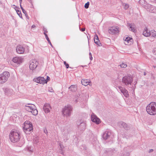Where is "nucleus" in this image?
Instances as JSON below:
<instances>
[{
    "instance_id": "4c0bfd02",
    "label": "nucleus",
    "mask_w": 156,
    "mask_h": 156,
    "mask_svg": "<svg viewBox=\"0 0 156 156\" xmlns=\"http://www.w3.org/2000/svg\"><path fill=\"white\" fill-rule=\"evenodd\" d=\"M50 80V78L48 76H47V79L46 80H47L48 81L49 80Z\"/></svg>"
},
{
    "instance_id": "2eb2a0df",
    "label": "nucleus",
    "mask_w": 156,
    "mask_h": 156,
    "mask_svg": "<svg viewBox=\"0 0 156 156\" xmlns=\"http://www.w3.org/2000/svg\"><path fill=\"white\" fill-rule=\"evenodd\" d=\"M78 126L79 129L81 130L84 131L86 129V124L84 122H81L79 124L78 123Z\"/></svg>"
},
{
    "instance_id": "ddd939ff",
    "label": "nucleus",
    "mask_w": 156,
    "mask_h": 156,
    "mask_svg": "<svg viewBox=\"0 0 156 156\" xmlns=\"http://www.w3.org/2000/svg\"><path fill=\"white\" fill-rule=\"evenodd\" d=\"M23 59L20 57H16L13 58L12 61L14 63L17 64H20L23 62Z\"/></svg>"
},
{
    "instance_id": "49530a36",
    "label": "nucleus",
    "mask_w": 156,
    "mask_h": 156,
    "mask_svg": "<svg viewBox=\"0 0 156 156\" xmlns=\"http://www.w3.org/2000/svg\"><path fill=\"white\" fill-rule=\"evenodd\" d=\"M89 55L90 56H92V54H91V53H90V52L89 53Z\"/></svg>"
},
{
    "instance_id": "20e7f679",
    "label": "nucleus",
    "mask_w": 156,
    "mask_h": 156,
    "mask_svg": "<svg viewBox=\"0 0 156 156\" xmlns=\"http://www.w3.org/2000/svg\"><path fill=\"white\" fill-rule=\"evenodd\" d=\"M9 139L13 142L18 141L20 139V133L16 130H12L9 134Z\"/></svg>"
},
{
    "instance_id": "864d4df0",
    "label": "nucleus",
    "mask_w": 156,
    "mask_h": 156,
    "mask_svg": "<svg viewBox=\"0 0 156 156\" xmlns=\"http://www.w3.org/2000/svg\"><path fill=\"white\" fill-rule=\"evenodd\" d=\"M155 1L156 2V0H155Z\"/></svg>"
},
{
    "instance_id": "f03ea898",
    "label": "nucleus",
    "mask_w": 156,
    "mask_h": 156,
    "mask_svg": "<svg viewBox=\"0 0 156 156\" xmlns=\"http://www.w3.org/2000/svg\"><path fill=\"white\" fill-rule=\"evenodd\" d=\"M24 109L27 111L31 112L34 115H36L38 114V111L35 106L33 104H27L24 106Z\"/></svg>"
},
{
    "instance_id": "c03bdc74",
    "label": "nucleus",
    "mask_w": 156,
    "mask_h": 156,
    "mask_svg": "<svg viewBox=\"0 0 156 156\" xmlns=\"http://www.w3.org/2000/svg\"><path fill=\"white\" fill-rule=\"evenodd\" d=\"M47 41H48V43H50L51 44V42H50V40H49H49H47Z\"/></svg>"
},
{
    "instance_id": "7c9ffc66",
    "label": "nucleus",
    "mask_w": 156,
    "mask_h": 156,
    "mask_svg": "<svg viewBox=\"0 0 156 156\" xmlns=\"http://www.w3.org/2000/svg\"><path fill=\"white\" fill-rule=\"evenodd\" d=\"M89 2H88L87 3H86L84 5V7L86 9H87L89 8Z\"/></svg>"
},
{
    "instance_id": "603ef678",
    "label": "nucleus",
    "mask_w": 156,
    "mask_h": 156,
    "mask_svg": "<svg viewBox=\"0 0 156 156\" xmlns=\"http://www.w3.org/2000/svg\"><path fill=\"white\" fill-rule=\"evenodd\" d=\"M124 154H123V155H122L121 156H124Z\"/></svg>"
},
{
    "instance_id": "393cba45",
    "label": "nucleus",
    "mask_w": 156,
    "mask_h": 156,
    "mask_svg": "<svg viewBox=\"0 0 156 156\" xmlns=\"http://www.w3.org/2000/svg\"><path fill=\"white\" fill-rule=\"evenodd\" d=\"M151 34V36H152L154 37H155L156 36V31L154 30H152L151 32H150Z\"/></svg>"
},
{
    "instance_id": "f8f14e48",
    "label": "nucleus",
    "mask_w": 156,
    "mask_h": 156,
    "mask_svg": "<svg viewBox=\"0 0 156 156\" xmlns=\"http://www.w3.org/2000/svg\"><path fill=\"white\" fill-rule=\"evenodd\" d=\"M25 51L24 48L21 45H18L16 48V52L19 54H23Z\"/></svg>"
},
{
    "instance_id": "a19ab883",
    "label": "nucleus",
    "mask_w": 156,
    "mask_h": 156,
    "mask_svg": "<svg viewBox=\"0 0 156 156\" xmlns=\"http://www.w3.org/2000/svg\"><path fill=\"white\" fill-rule=\"evenodd\" d=\"M127 25L128 26L130 27V26H131V24L129 23H127Z\"/></svg>"
},
{
    "instance_id": "ea45409f",
    "label": "nucleus",
    "mask_w": 156,
    "mask_h": 156,
    "mask_svg": "<svg viewBox=\"0 0 156 156\" xmlns=\"http://www.w3.org/2000/svg\"><path fill=\"white\" fill-rule=\"evenodd\" d=\"M85 30V28H82L81 30L82 31V32H83Z\"/></svg>"
},
{
    "instance_id": "cd10ccee",
    "label": "nucleus",
    "mask_w": 156,
    "mask_h": 156,
    "mask_svg": "<svg viewBox=\"0 0 156 156\" xmlns=\"http://www.w3.org/2000/svg\"><path fill=\"white\" fill-rule=\"evenodd\" d=\"M60 149L62 151L61 154H63V152H64L63 151H64V147H63V146L62 145H61V144H60Z\"/></svg>"
},
{
    "instance_id": "6ab92c4d",
    "label": "nucleus",
    "mask_w": 156,
    "mask_h": 156,
    "mask_svg": "<svg viewBox=\"0 0 156 156\" xmlns=\"http://www.w3.org/2000/svg\"><path fill=\"white\" fill-rule=\"evenodd\" d=\"M94 43L97 45L100 46L102 45L101 44L100 42L98 37L97 34H96L94 36Z\"/></svg>"
},
{
    "instance_id": "b1692460",
    "label": "nucleus",
    "mask_w": 156,
    "mask_h": 156,
    "mask_svg": "<svg viewBox=\"0 0 156 156\" xmlns=\"http://www.w3.org/2000/svg\"><path fill=\"white\" fill-rule=\"evenodd\" d=\"M139 3L140 4L143 6L145 8V6L147 4L146 3V2L145 0H140Z\"/></svg>"
},
{
    "instance_id": "9b49d317",
    "label": "nucleus",
    "mask_w": 156,
    "mask_h": 156,
    "mask_svg": "<svg viewBox=\"0 0 156 156\" xmlns=\"http://www.w3.org/2000/svg\"><path fill=\"white\" fill-rule=\"evenodd\" d=\"M118 87L119 90L125 97H128L129 96L128 91L126 89L122 87L121 86H119Z\"/></svg>"
},
{
    "instance_id": "a211bd4d",
    "label": "nucleus",
    "mask_w": 156,
    "mask_h": 156,
    "mask_svg": "<svg viewBox=\"0 0 156 156\" xmlns=\"http://www.w3.org/2000/svg\"><path fill=\"white\" fill-rule=\"evenodd\" d=\"M111 135V133L109 131H105L103 134V137L104 140H106L109 138Z\"/></svg>"
},
{
    "instance_id": "a18cd8bd",
    "label": "nucleus",
    "mask_w": 156,
    "mask_h": 156,
    "mask_svg": "<svg viewBox=\"0 0 156 156\" xmlns=\"http://www.w3.org/2000/svg\"><path fill=\"white\" fill-rule=\"evenodd\" d=\"M20 7H21V9H22V10L23 11V10H24V9H23V8L21 6V5H20Z\"/></svg>"
},
{
    "instance_id": "72a5a7b5",
    "label": "nucleus",
    "mask_w": 156,
    "mask_h": 156,
    "mask_svg": "<svg viewBox=\"0 0 156 156\" xmlns=\"http://www.w3.org/2000/svg\"><path fill=\"white\" fill-rule=\"evenodd\" d=\"M153 51L154 54L156 55V47L153 49Z\"/></svg>"
},
{
    "instance_id": "4468645a",
    "label": "nucleus",
    "mask_w": 156,
    "mask_h": 156,
    "mask_svg": "<svg viewBox=\"0 0 156 156\" xmlns=\"http://www.w3.org/2000/svg\"><path fill=\"white\" fill-rule=\"evenodd\" d=\"M118 124L120 127L123 128L126 130H128L129 129V126L124 122H120Z\"/></svg>"
},
{
    "instance_id": "4be33fe9",
    "label": "nucleus",
    "mask_w": 156,
    "mask_h": 156,
    "mask_svg": "<svg viewBox=\"0 0 156 156\" xmlns=\"http://www.w3.org/2000/svg\"><path fill=\"white\" fill-rule=\"evenodd\" d=\"M62 114L67 116L68 115V106L65 107L62 111Z\"/></svg>"
},
{
    "instance_id": "09e8293b",
    "label": "nucleus",
    "mask_w": 156,
    "mask_h": 156,
    "mask_svg": "<svg viewBox=\"0 0 156 156\" xmlns=\"http://www.w3.org/2000/svg\"><path fill=\"white\" fill-rule=\"evenodd\" d=\"M144 75L145 76L146 75V73L145 72H144Z\"/></svg>"
},
{
    "instance_id": "c85d7f7f",
    "label": "nucleus",
    "mask_w": 156,
    "mask_h": 156,
    "mask_svg": "<svg viewBox=\"0 0 156 156\" xmlns=\"http://www.w3.org/2000/svg\"><path fill=\"white\" fill-rule=\"evenodd\" d=\"M69 116L71 113L72 111L73 108L71 106H69Z\"/></svg>"
},
{
    "instance_id": "423d86ee",
    "label": "nucleus",
    "mask_w": 156,
    "mask_h": 156,
    "mask_svg": "<svg viewBox=\"0 0 156 156\" xmlns=\"http://www.w3.org/2000/svg\"><path fill=\"white\" fill-rule=\"evenodd\" d=\"M9 74L7 72H4L0 74V83H3L7 80Z\"/></svg>"
},
{
    "instance_id": "3c124183",
    "label": "nucleus",
    "mask_w": 156,
    "mask_h": 156,
    "mask_svg": "<svg viewBox=\"0 0 156 156\" xmlns=\"http://www.w3.org/2000/svg\"><path fill=\"white\" fill-rule=\"evenodd\" d=\"M23 12L24 13H25V12H26V11H25L24 10H23Z\"/></svg>"
},
{
    "instance_id": "58836bf2",
    "label": "nucleus",
    "mask_w": 156,
    "mask_h": 156,
    "mask_svg": "<svg viewBox=\"0 0 156 156\" xmlns=\"http://www.w3.org/2000/svg\"><path fill=\"white\" fill-rule=\"evenodd\" d=\"M153 149H150V150H149V151H148V152H149V153H151V152H153Z\"/></svg>"
},
{
    "instance_id": "8fccbe9b",
    "label": "nucleus",
    "mask_w": 156,
    "mask_h": 156,
    "mask_svg": "<svg viewBox=\"0 0 156 156\" xmlns=\"http://www.w3.org/2000/svg\"><path fill=\"white\" fill-rule=\"evenodd\" d=\"M20 4H21L22 2V0H20Z\"/></svg>"
},
{
    "instance_id": "0eeeda50",
    "label": "nucleus",
    "mask_w": 156,
    "mask_h": 156,
    "mask_svg": "<svg viewBox=\"0 0 156 156\" xmlns=\"http://www.w3.org/2000/svg\"><path fill=\"white\" fill-rule=\"evenodd\" d=\"M38 62L35 59H32L30 62L29 68L32 70L35 69L38 65Z\"/></svg>"
},
{
    "instance_id": "5701e85b",
    "label": "nucleus",
    "mask_w": 156,
    "mask_h": 156,
    "mask_svg": "<svg viewBox=\"0 0 156 156\" xmlns=\"http://www.w3.org/2000/svg\"><path fill=\"white\" fill-rule=\"evenodd\" d=\"M91 81L87 79H82L81 81V83L83 85L85 86H86L89 84V83H90Z\"/></svg>"
},
{
    "instance_id": "c756f323",
    "label": "nucleus",
    "mask_w": 156,
    "mask_h": 156,
    "mask_svg": "<svg viewBox=\"0 0 156 156\" xmlns=\"http://www.w3.org/2000/svg\"><path fill=\"white\" fill-rule=\"evenodd\" d=\"M120 66L121 67L124 68H126L127 66V65L124 63L121 64Z\"/></svg>"
},
{
    "instance_id": "473e14b6",
    "label": "nucleus",
    "mask_w": 156,
    "mask_h": 156,
    "mask_svg": "<svg viewBox=\"0 0 156 156\" xmlns=\"http://www.w3.org/2000/svg\"><path fill=\"white\" fill-rule=\"evenodd\" d=\"M130 28L131 29V30L133 32H134L135 31V30L134 28L133 27H132V26H130Z\"/></svg>"
},
{
    "instance_id": "bb28decb",
    "label": "nucleus",
    "mask_w": 156,
    "mask_h": 156,
    "mask_svg": "<svg viewBox=\"0 0 156 156\" xmlns=\"http://www.w3.org/2000/svg\"><path fill=\"white\" fill-rule=\"evenodd\" d=\"M122 5L124 6V8L125 9H126L129 7V5L125 3H123Z\"/></svg>"
},
{
    "instance_id": "f257e3e1",
    "label": "nucleus",
    "mask_w": 156,
    "mask_h": 156,
    "mask_svg": "<svg viewBox=\"0 0 156 156\" xmlns=\"http://www.w3.org/2000/svg\"><path fill=\"white\" fill-rule=\"evenodd\" d=\"M147 113L151 115H156V103L154 102H151L146 108Z\"/></svg>"
},
{
    "instance_id": "9d476101",
    "label": "nucleus",
    "mask_w": 156,
    "mask_h": 156,
    "mask_svg": "<svg viewBox=\"0 0 156 156\" xmlns=\"http://www.w3.org/2000/svg\"><path fill=\"white\" fill-rule=\"evenodd\" d=\"M118 27H111L109 28L108 30V32L112 34H113L119 33V30Z\"/></svg>"
},
{
    "instance_id": "de8ad7c7",
    "label": "nucleus",
    "mask_w": 156,
    "mask_h": 156,
    "mask_svg": "<svg viewBox=\"0 0 156 156\" xmlns=\"http://www.w3.org/2000/svg\"><path fill=\"white\" fill-rule=\"evenodd\" d=\"M75 102H76V103H77V99H76L75 101Z\"/></svg>"
},
{
    "instance_id": "a878e982",
    "label": "nucleus",
    "mask_w": 156,
    "mask_h": 156,
    "mask_svg": "<svg viewBox=\"0 0 156 156\" xmlns=\"http://www.w3.org/2000/svg\"><path fill=\"white\" fill-rule=\"evenodd\" d=\"M132 39L131 38V39L130 38V37H126L125 40V44H128L129 43V41L130 40H131Z\"/></svg>"
},
{
    "instance_id": "1a4fd4ad",
    "label": "nucleus",
    "mask_w": 156,
    "mask_h": 156,
    "mask_svg": "<svg viewBox=\"0 0 156 156\" xmlns=\"http://www.w3.org/2000/svg\"><path fill=\"white\" fill-rule=\"evenodd\" d=\"M145 8L150 12L156 13V7L149 4L145 6Z\"/></svg>"
},
{
    "instance_id": "7ed1b4c3",
    "label": "nucleus",
    "mask_w": 156,
    "mask_h": 156,
    "mask_svg": "<svg viewBox=\"0 0 156 156\" xmlns=\"http://www.w3.org/2000/svg\"><path fill=\"white\" fill-rule=\"evenodd\" d=\"M23 128L24 132L27 134H30L33 131V126L29 121H26L24 122Z\"/></svg>"
},
{
    "instance_id": "f3484780",
    "label": "nucleus",
    "mask_w": 156,
    "mask_h": 156,
    "mask_svg": "<svg viewBox=\"0 0 156 156\" xmlns=\"http://www.w3.org/2000/svg\"><path fill=\"white\" fill-rule=\"evenodd\" d=\"M91 117V120L93 122H95L97 124H99L100 123V119L95 115H92Z\"/></svg>"
},
{
    "instance_id": "39448f33",
    "label": "nucleus",
    "mask_w": 156,
    "mask_h": 156,
    "mask_svg": "<svg viewBox=\"0 0 156 156\" xmlns=\"http://www.w3.org/2000/svg\"><path fill=\"white\" fill-rule=\"evenodd\" d=\"M122 81L126 86L131 85L133 81V77L130 75H127L122 78Z\"/></svg>"
},
{
    "instance_id": "2f4dec72",
    "label": "nucleus",
    "mask_w": 156,
    "mask_h": 156,
    "mask_svg": "<svg viewBox=\"0 0 156 156\" xmlns=\"http://www.w3.org/2000/svg\"><path fill=\"white\" fill-rule=\"evenodd\" d=\"M16 11L17 13V14L20 17L21 16H22L21 12L20 11H19L18 10H16Z\"/></svg>"
},
{
    "instance_id": "6e6552de",
    "label": "nucleus",
    "mask_w": 156,
    "mask_h": 156,
    "mask_svg": "<svg viewBox=\"0 0 156 156\" xmlns=\"http://www.w3.org/2000/svg\"><path fill=\"white\" fill-rule=\"evenodd\" d=\"M33 80L34 82L37 83L42 84H44L45 83H46L48 82V81L47 80H45V79L44 77L40 76L34 78Z\"/></svg>"
},
{
    "instance_id": "412c9836",
    "label": "nucleus",
    "mask_w": 156,
    "mask_h": 156,
    "mask_svg": "<svg viewBox=\"0 0 156 156\" xmlns=\"http://www.w3.org/2000/svg\"><path fill=\"white\" fill-rule=\"evenodd\" d=\"M77 89V86L76 85H72L69 87V89L72 92H75Z\"/></svg>"
},
{
    "instance_id": "37998d69",
    "label": "nucleus",
    "mask_w": 156,
    "mask_h": 156,
    "mask_svg": "<svg viewBox=\"0 0 156 156\" xmlns=\"http://www.w3.org/2000/svg\"><path fill=\"white\" fill-rule=\"evenodd\" d=\"M47 41H48V43H50L51 44V42H50V40H49H49H47Z\"/></svg>"
},
{
    "instance_id": "f704fd0d",
    "label": "nucleus",
    "mask_w": 156,
    "mask_h": 156,
    "mask_svg": "<svg viewBox=\"0 0 156 156\" xmlns=\"http://www.w3.org/2000/svg\"><path fill=\"white\" fill-rule=\"evenodd\" d=\"M44 35H45V38H46V39L48 40H49V39L48 36V35H47V34H45V33H44Z\"/></svg>"
},
{
    "instance_id": "c9c22d12",
    "label": "nucleus",
    "mask_w": 156,
    "mask_h": 156,
    "mask_svg": "<svg viewBox=\"0 0 156 156\" xmlns=\"http://www.w3.org/2000/svg\"><path fill=\"white\" fill-rule=\"evenodd\" d=\"M64 64L66 66V68H68V64L66 63V62L65 61L64 62Z\"/></svg>"
},
{
    "instance_id": "79ce46f5",
    "label": "nucleus",
    "mask_w": 156,
    "mask_h": 156,
    "mask_svg": "<svg viewBox=\"0 0 156 156\" xmlns=\"http://www.w3.org/2000/svg\"><path fill=\"white\" fill-rule=\"evenodd\" d=\"M90 60H92L93 59V57H92V56H91L90 57Z\"/></svg>"
},
{
    "instance_id": "e433bc0d",
    "label": "nucleus",
    "mask_w": 156,
    "mask_h": 156,
    "mask_svg": "<svg viewBox=\"0 0 156 156\" xmlns=\"http://www.w3.org/2000/svg\"><path fill=\"white\" fill-rule=\"evenodd\" d=\"M43 30L44 31V34L45 33V34H46V33H47L48 32V31L47 30V29L45 28H44Z\"/></svg>"
},
{
    "instance_id": "dca6fc26",
    "label": "nucleus",
    "mask_w": 156,
    "mask_h": 156,
    "mask_svg": "<svg viewBox=\"0 0 156 156\" xmlns=\"http://www.w3.org/2000/svg\"><path fill=\"white\" fill-rule=\"evenodd\" d=\"M43 109L45 113H48L50 112L51 107L49 104H45L44 106Z\"/></svg>"
},
{
    "instance_id": "aec40b11",
    "label": "nucleus",
    "mask_w": 156,
    "mask_h": 156,
    "mask_svg": "<svg viewBox=\"0 0 156 156\" xmlns=\"http://www.w3.org/2000/svg\"><path fill=\"white\" fill-rule=\"evenodd\" d=\"M151 34L150 31L148 30L147 27H145L143 32V35L145 37H148Z\"/></svg>"
}]
</instances>
